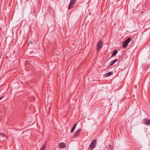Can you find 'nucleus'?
<instances>
[{
	"label": "nucleus",
	"mask_w": 150,
	"mask_h": 150,
	"mask_svg": "<svg viewBox=\"0 0 150 150\" xmlns=\"http://www.w3.org/2000/svg\"><path fill=\"white\" fill-rule=\"evenodd\" d=\"M40 150H41L40 149Z\"/></svg>",
	"instance_id": "nucleus-16"
},
{
	"label": "nucleus",
	"mask_w": 150,
	"mask_h": 150,
	"mask_svg": "<svg viewBox=\"0 0 150 150\" xmlns=\"http://www.w3.org/2000/svg\"><path fill=\"white\" fill-rule=\"evenodd\" d=\"M59 146L60 147L62 148H64L66 146L65 144L63 142L60 143Z\"/></svg>",
	"instance_id": "nucleus-7"
},
{
	"label": "nucleus",
	"mask_w": 150,
	"mask_h": 150,
	"mask_svg": "<svg viewBox=\"0 0 150 150\" xmlns=\"http://www.w3.org/2000/svg\"><path fill=\"white\" fill-rule=\"evenodd\" d=\"M127 45L128 44L124 42L123 44L122 47L124 48H126L127 47Z\"/></svg>",
	"instance_id": "nucleus-12"
},
{
	"label": "nucleus",
	"mask_w": 150,
	"mask_h": 150,
	"mask_svg": "<svg viewBox=\"0 0 150 150\" xmlns=\"http://www.w3.org/2000/svg\"><path fill=\"white\" fill-rule=\"evenodd\" d=\"M81 131L82 129H80L77 130L75 133V136L76 137H77L78 136L79 133Z\"/></svg>",
	"instance_id": "nucleus-5"
},
{
	"label": "nucleus",
	"mask_w": 150,
	"mask_h": 150,
	"mask_svg": "<svg viewBox=\"0 0 150 150\" xmlns=\"http://www.w3.org/2000/svg\"><path fill=\"white\" fill-rule=\"evenodd\" d=\"M117 61V59H115L110 62V66H112L114 63Z\"/></svg>",
	"instance_id": "nucleus-10"
},
{
	"label": "nucleus",
	"mask_w": 150,
	"mask_h": 150,
	"mask_svg": "<svg viewBox=\"0 0 150 150\" xmlns=\"http://www.w3.org/2000/svg\"><path fill=\"white\" fill-rule=\"evenodd\" d=\"M77 123L75 122V124H74V125L73 126V127H72V128L71 129V133H72L74 132V131L75 130V129L77 126Z\"/></svg>",
	"instance_id": "nucleus-6"
},
{
	"label": "nucleus",
	"mask_w": 150,
	"mask_h": 150,
	"mask_svg": "<svg viewBox=\"0 0 150 150\" xmlns=\"http://www.w3.org/2000/svg\"><path fill=\"white\" fill-rule=\"evenodd\" d=\"M4 97V96L0 97V100H1Z\"/></svg>",
	"instance_id": "nucleus-15"
},
{
	"label": "nucleus",
	"mask_w": 150,
	"mask_h": 150,
	"mask_svg": "<svg viewBox=\"0 0 150 150\" xmlns=\"http://www.w3.org/2000/svg\"><path fill=\"white\" fill-rule=\"evenodd\" d=\"M96 144L97 140L94 139L91 143L88 148V150H93L95 147Z\"/></svg>",
	"instance_id": "nucleus-1"
},
{
	"label": "nucleus",
	"mask_w": 150,
	"mask_h": 150,
	"mask_svg": "<svg viewBox=\"0 0 150 150\" xmlns=\"http://www.w3.org/2000/svg\"><path fill=\"white\" fill-rule=\"evenodd\" d=\"M46 147V144H44L40 149L41 150H45Z\"/></svg>",
	"instance_id": "nucleus-13"
},
{
	"label": "nucleus",
	"mask_w": 150,
	"mask_h": 150,
	"mask_svg": "<svg viewBox=\"0 0 150 150\" xmlns=\"http://www.w3.org/2000/svg\"><path fill=\"white\" fill-rule=\"evenodd\" d=\"M77 0H70L69 5L68 7L69 9H71L73 6L75 1Z\"/></svg>",
	"instance_id": "nucleus-2"
},
{
	"label": "nucleus",
	"mask_w": 150,
	"mask_h": 150,
	"mask_svg": "<svg viewBox=\"0 0 150 150\" xmlns=\"http://www.w3.org/2000/svg\"><path fill=\"white\" fill-rule=\"evenodd\" d=\"M117 50H114V51H113L112 53L111 56L113 57L114 56H115L117 54Z\"/></svg>",
	"instance_id": "nucleus-9"
},
{
	"label": "nucleus",
	"mask_w": 150,
	"mask_h": 150,
	"mask_svg": "<svg viewBox=\"0 0 150 150\" xmlns=\"http://www.w3.org/2000/svg\"><path fill=\"white\" fill-rule=\"evenodd\" d=\"M144 123L147 126L150 125V119L148 118H145L144 120Z\"/></svg>",
	"instance_id": "nucleus-4"
},
{
	"label": "nucleus",
	"mask_w": 150,
	"mask_h": 150,
	"mask_svg": "<svg viewBox=\"0 0 150 150\" xmlns=\"http://www.w3.org/2000/svg\"><path fill=\"white\" fill-rule=\"evenodd\" d=\"M131 38H128L127 39H126L124 42L128 44L130 42L131 40Z\"/></svg>",
	"instance_id": "nucleus-11"
},
{
	"label": "nucleus",
	"mask_w": 150,
	"mask_h": 150,
	"mask_svg": "<svg viewBox=\"0 0 150 150\" xmlns=\"http://www.w3.org/2000/svg\"><path fill=\"white\" fill-rule=\"evenodd\" d=\"M113 72L112 71H110L105 74V75L107 77L113 74Z\"/></svg>",
	"instance_id": "nucleus-8"
},
{
	"label": "nucleus",
	"mask_w": 150,
	"mask_h": 150,
	"mask_svg": "<svg viewBox=\"0 0 150 150\" xmlns=\"http://www.w3.org/2000/svg\"><path fill=\"white\" fill-rule=\"evenodd\" d=\"M103 45V44L101 41H100L98 42L97 44V50L98 51L100 50L102 47Z\"/></svg>",
	"instance_id": "nucleus-3"
},
{
	"label": "nucleus",
	"mask_w": 150,
	"mask_h": 150,
	"mask_svg": "<svg viewBox=\"0 0 150 150\" xmlns=\"http://www.w3.org/2000/svg\"><path fill=\"white\" fill-rule=\"evenodd\" d=\"M28 67V65H27L26 66V70H27V71H28V69H27V67Z\"/></svg>",
	"instance_id": "nucleus-14"
}]
</instances>
